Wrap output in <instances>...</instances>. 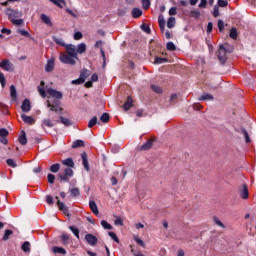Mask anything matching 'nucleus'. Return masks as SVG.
I'll use <instances>...</instances> for the list:
<instances>
[{"label": "nucleus", "instance_id": "9d476101", "mask_svg": "<svg viewBox=\"0 0 256 256\" xmlns=\"http://www.w3.org/2000/svg\"><path fill=\"white\" fill-rule=\"evenodd\" d=\"M81 158H82V165L85 169V171H90V166H89V160L87 159V153L86 152H83L81 154Z\"/></svg>", "mask_w": 256, "mask_h": 256}, {"label": "nucleus", "instance_id": "6e6552de", "mask_svg": "<svg viewBox=\"0 0 256 256\" xmlns=\"http://www.w3.org/2000/svg\"><path fill=\"white\" fill-rule=\"evenodd\" d=\"M55 69V58H50L45 66L46 73H51Z\"/></svg>", "mask_w": 256, "mask_h": 256}, {"label": "nucleus", "instance_id": "864d4df0", "mask_svg": "<svg viewBox=\"0 0 256 256\" xmlns=\"http://www.w3.org/2000/svg\"><path fill=\"white\" fill-rule=\"evenodd\" d=\"M61 239H62L63 245H67L69 241V234H62Z\"/></svg>", "mask_w": 256, "mask_h": 256}, {"label": "nucleus", "instance_id": "2f4dec72", "mask_svg": "<svg viewBox=\"0 0 256 256\" xmlns=\"http://www.w3.org/2000/svg\"><path fill=\"white\" fill-rule=\"evenodd\" d=\"M168 29H173L175 27V17H170L167 21Z\"/></svg>", "mask_w": 256, "mask_h": 256}, {"label": "nucleus", "instance_id": "7c9ffc66", "mask_svg": "<svg viewBox=\"0 0 256 256\" xmlns=\"http://www.w3.org/2000/svg\"><path fill=\"white\" fill-rule=\"evenodd\" d=\"M213 221L216 225H218V227H221L222 229H225V224H223V222H221V220L219 219V217L214 216L213 217Z\"/></svg>", "mask_w": 256, "mask_h": 256}, {"label": "nucleus", "instance_id": "473e14b6", "mask_svg": "<svg viewBox=\"0 0 256 256\" xmlns=\"http://www.w3.org/2000/svg\"><path fill=\"white\" fill-rule=\"evenodd\" d=\"M101 226L103 227V229H106L108 231H111V229H113V226H111V224H109L107 221L102 220L101 221Z\"/></svg>", "mask_w": 256, "mask_h": 256}, {"label": "nucleus", "instance_id": "9b49d317", "mask_svg": "<svg viewBox=\"0 0 256 256\" xmlns=\"http://www.w3.org/2000/svg\"><path fill=\"white\" fill-rule=\"evenodd\" d=\"M21 119L24 121V123H27V125H35V119L31 116H27L26 114H21Z\"/></svg>", "mask_w": 256, "mask_h": 256}, {"label": "nucleus", "instance_id": "dca6fc26", "mask_svg": "<svg viewBox=\"0 0 256 256\" xmlns=\"http://www.w3.org/2000/svg\"><path fill=\"white\" fill-rule=\"evenodd\" d=\"M141 15H143V10H141L139 8L132 9V17L134 19H139V17H141Z\"/></svg>", "mask_w": 256, "mask_h": 256}, {"label": "nucleus", "instance_id": "58836bf2", "mask_svg": "<svg viewBox=\"0 0 256 256\" xmlns=\"http://www.w3.org/2000/svg\"><path fill=\"white\" fill-rule=\"evenodd\" d=\"M100 121L102 123H109V114L103 113L102 116L100 117Z\"/></svg>", "mask_w": 256, "mask_h": 256}, {"label": "nucleus", "instance_id": "4be33fe9", "mask_svg": "<svg viewBox=\"0 0 256 256\" xmlns=\"http://www.w3.org/2000/svg\"><path fill=\"white\" fill-rule=\"evenodd\" d=\"M91 76V71L87 70V69H83L80 73V78L85 82V80L87 79V77Z\"/></svg>", "mask_w": 256, "mask_h": 256}, {"label": "nucleus", "instance_id": "5fc2aeb1", "mask_svg": "<svg viewBox=\"0 0 256 256\" xmlns=\"http://www.w3.org/2000/svg\"><path fill=\"white\" fill-rule=\"evenodd\" d=\"M134 241L140 245V247H145V242H143V240H141L140 238H138L137 236H134Z\"/></svg>", "mask_w": 256, "mask_h": 256}, {"label": "nucleus", "instance_id": "69168bd1", "mask_svg": "<svg viewBox=\"0 0 256 256\" xmlns=\"http://www.w3.org/2000/svg\"><path fill=\"white\" fill-rule=\"evenodd\" d=\"M169 15H177V8L176 7H171L169 10Z\"/></svg>", "mask_w": 256, "mask_h": 256}, {"label": "nucleus", "instance_id": "f03ea898", "mask_svg": "<svg viewBox=\"0 0 256 256\" xmlns=\"http://www.w3.org/2000/svg\"><path fill=\"white\" fill-rule=\"evenodd\" d=\"M62 164L67 168L64 169V172H60L58 174V179L63 181L64 183H69V179L73 177V169L70 167H75V162H73V158H67L62 160Z\"/></svg>", "mask_w": 256, "mask_h": 256}, {"label": "nucleus", "instance_id": "ddd939ff", "mask_svg": "<svg viewBox=\"0 0 256 256\" xmlns=\"http://www.w3.org/2000/svg\"><path fill=\"white\" fill-rule=\"evenodd\" d=\"M41 86L38 87V92L41 95V97H43V99H45L47 97V92H45V82L41 81L40 83Z\"/></svg>", "mask_w": 256, "mask_h": 256}, {"label": "nucleus", "instance_id": "39448f33", "mask_svg": "<svg viewBox=\"0 0 256 256\" xmlns=\"http://www.w3.org/2000/svg\"><path fill=\"white\" fill-rule=\"evenodd\" d=\"M0 67L4 71H15V66L9 60H3L2 62H0Z\"/></svg>", "mask_w": 256, "mask_h": 256}, {"label": "nucleus", "instance_id": "f257e3e1", "mask_svg": "<svg viewBox=\"0 0 256 256\" xmlns=\"http://www.w3.org/2000/svg\"><path fill=\"white\" fill-rule=\"evenodd\" d=\"M87 51V44L80 43L77 46L73 44L66 45V54H60V61L65 65H75L76 61L79 60L77 55H83Z\"/></svg>", "mask_w": 256, "mask_h": 256}, {"label": "nucleus", "instance_id": "603ef678", "mask_svg": "<svg viewBox=\"0 0 256 256\" xmlns=\"http://www.w3.org/2000/svg\"><path fill=\"white\" fill-rule=\"evenodd\" d=\"M175 49H177V47L175 46V44L173 42H168L167 43V50L168 51H175Z\"/></svg>", "mask_w": 256, "mask_h": 256}, {"label": "nucleus", "instance_id": "b1692460", "mask_svg": "<svg viewBox=\"0 0 256 256\" xmlns=\"http://www.w3.org/2000/svg\"><path fill=\"white\" fill-rule=\"evenodd\" d=\"M212 99H213V95L209 93H205L198 98V101H212Z\"/></svg>", "mask_w": 256, "mask_h": 256}, {"label": "nucleus", "instance_id": "20e7f679", "mask_svg": "<svg viewBox=\"0 0 256 256\" xmlns=\"http://www.w3.org/2000/svg\"><path fill=\"white\" fill-rule=\"evenodd\" d=\"M227 48H225V46L220 45L219 47V51H218V59L220 61V63H222V65H225V63H227Z\"/></svg>", "mask_w": 256, "mask_h": 256}, {"label": "nucleus", "instance_id": "49530a36", "mask_svg": "<svg viewBox=\"0 0 256 256\" xmlns=\"http://www.w3.org/2000/svg\"><path fill=\"white\" fill-rule=\"evenodd\" d=\"M141 29H142V31H144V33H147L148 35L151 33V28L147 24H143L141 26Z\"/></svg>", "mask_w": 256, "mask_h": 256}, {"label": "nucleus", "instance_id": "72a5a7b5", "mask_svg": "<svg viewBox=\"0 0 256 256\" xmlns=\"http://www.w3.org/2000/svg\"><path fill=\"white\" fill-rule=\"evenodd\" d=\"M10 95L12 99H17V89L15 88L14 85L10 86Z\"/></svg>", "mask_w": 256, "mask_h": 256}, {"label": "nucleus", "instance_id": "e2e57ef3", "mask_svg": "<svg viewBox=\"0 0 256 256\" xmlns=\"http://www.w3.org/2000/svg\"><path fill=\"white\" fill-rule=\"evenodd\" d=\"M18 33H20V35H22L23 37H31L27 30H19Z\"/></svg>", "mask_w": 256, "mask_h": 256}, {"label": "nucleus", "instance_id": "a211bd4d", "mask_svg": "<svg viewBox=\"0 0 256 256\" xmlns=\"http://www.w3.org/2000/svg\"><path fill=\"white\" fill-rule=\"evenodd\" d=\"M21 249L24 253H31V243L29 241H25L22 244Z\"/></svg>", "mask_w": 256, "mask_h": 256}, {"label": "nucleus", "instance_id": "5701e85b", "mask_svg": "<svg viewBox=\"0 0 256 256\" xmlns=\"http://www.w3.org/2000/svg\"><path fill=\"white\" fill-rule=\"evenodd\" d=\"M240 197H242L243 199H249V190L247 189V185L243 186V189L240 192Z\"/></svg>", "mask_w": 256, "mask_h": 256}, {"label": "nucleus", "instance_id": "bf43d9fd", "mask_svg": "<svg viewBox=\"0 0 256 256\" xmlns=\"http://www.w3.org/2000/svg\"><path fill=\"white\" fill-rule=\"evenodd\" d=\"M74 39H75V41H79L80 39H83V33L75 32L74 33Z\"/></svg>", "mask_w": 256, "mask_h": 256}, {"label": "nucleus", "instance_id": "ea45409f", "mask_svg": "<svg viewBox=\"0 0 256 256\" xmlns=\"http://www.w3.org/2000/svg\"><path fill=\"white\" fill-rule=\"evenodd\" d=\"M6 163L9 167H12L13 169H15V167H17V162H15V160L13 159H7Z\"/></svg>", "mask_w": 256, "mask_h": 256}, {"label": "nucleus", "instance_id": "c85d7f7f", "mask_svg": "<svg viewBox=\"0 0 256 256\" xmlns=\"http://www.w3.org/2000/svg\"><path fill=\"white\" fill-rule=\"evenodd\" d=\"M158 23L161 31H165V25H166L165 18L159 16Z\"/></svg>", "mask_w": 256, "mask_h": 256}, {"label": "nucleus", "instance_id": "338daca9", "mask_svg": "<svg viewBox=\"0 0 256 256\" xmlns=\"http://www.w3.org/2000/svg\"><path fill=\"white\" fill-rule=\"evenodd\" d=\"M46 202L48 205H53V197L50 195L46 196Z\"/></svg>", "mask_w": 256, "mask_h": 256}, {"label": "nucleus", "instance_id": "3c124183", "mask_svg": "<svg viewBox=\"0 0 256 256\" xmlns=\"http://www.w3.org/2000/svg\"><path fill=\"white\" fill-rule=\"evenodd\" d=\"M83 83H85V81L81 78V76L78 79L72 81V85H83Z\"/></svg>", "mask_w": 256, "mask_h": 256}, {"label": "nucleus", "instance_id": "6e6d98bb", "mask_svg": "<svg viewBox=\"0 0 256 256\" xmlns=\"http://www.w3.org/2000/svg\"><path fill=\"white\" fill-rule=\"evenodd\" d=\"M229 2L227 0H218V7H227Z\"/></svg>", "mask_w": 256, "mask_h": 256}, {"label": "nucleus", "instance_id": "cd10ccee", "mask_svg": "<svg viewBox=\"0 0 256 256\" xmlns=\"http://www.w3.org/2000/svg\"><path fill=\"white\" fill-rule=\"evenodd\" d=\"M84 146H85V142L83 140H76L72 144L73 149H77V147H84Z\"/></svg>", "mask_w": 256, "mask_h": 256}, {"label": "nucleus", "instance_id": "aec40b11", "mask_svg": "<svg viewBox=\"0 0 256 256\" xmlns=\"http://www.w3.org/2000/svg\"><path fill=\"white\" fill-rule=\"evenodd\" d=\"M130 107H133V98L128 96L127 101L124 103V111H129Z\"/></svg>", "mask_w": 256, "mask_h": 256}, {"label": "nucleus", "instance_id": "052dcab7", "mask_svg": "<svg viewBox=\"0 0 256 256\" xmlns=\"http://www.w3.org/2000/svg\"><path fill=\"white\" fill-rule=\"evenodd\" d=\"M218 29L220 32L225 29V23L223 22V20L218 21Z\"/></svg>", "mask_w": 256, "mask_h": 256}, {"label": "nucleus", "instance_id": "a878e982", "mask_svg": "<svg viewBox=\"0 0 256 256\" xmlns=\"http://www.w3.org/2000/svg\"><path fill=\"white\" fill-rule=\"evenodd\" d=\"M59 169H61V164L59 163L50 166L51 173H59Z\"/></svg>", "mask_w": 256, "mask_h": 256}, {"label": "nucleus", "instance_id": "393cba45", "mask_svg": "<svg viewBox=\"0 0 256 256\" xmlns=\"http://www.w3.org/2000/svg\"><path fill=\"white\" fill-rule=\"evenodd\" d=\"M153 147V140H148L145 144L142 145L141 149L142 151H148V149H151Z\"/></svg>", "mask_w": 256, "mask_h": 256}, {"label": "nucleus", "instance_id": "412c9836", "mask_svg": "<svg viewBox=\"0 0 256 256\" xmlns=\"http://www.w3.org/2000/svg\"><path fill=\"white\" fill-rule=\"evenodd\" d=\"M41 20L43 21V23H45L49 27H53V23L51 22V18H49V16H47L46 14H41Z\"/></svg>", "mask_w": 256, "mask_h": 256}, {"label": "nucleus", "instance_id": "a19ab883", "mask_svg": "<svg viewBox=\"0 0 256 256\" xmlns=\"http://www.w3.org/2000/svg\"><path fill=\"white\" fill-rule=\"evenodd\" d=\"M154 63L156 65H161L162 63H167V58L156 57L155 60H154Z\"/></svg>", "mask_w": 256, "mask_h": 256}, {"label": "nucleus", "instance_id": "6ab92c4d", "mask_svg": "<svg viewBox=\"0 0 256 256\" xmlns=\"http://www.w3.org/2000/svg\"><path fill=\"white\" fill-rule=\"evenodd\" d=\"M53 253H58L59 255H67V250L63 247H53L52 248Z\"/></svg>", "mask_w": 256, "mask_h": 256}, {"label": "nucleus", "instance_id": "2eb2a0df", "mask_svg": "<svg viewBox=\"0 0 256 256\" xmlns=\"http://www.w3.org/2000/svg\"><path fill=\"white\" fill-rule=\"evenodd\" d=\"M89 207L94 215H99V208H97V203H95V201H90Z\"/></svg>", "mask_w": 256, "mask_h": 256}, {"label": "nucleus", "instance_id": "a18cd8bd", "mask_svg": "<svg viewBox=\"0 0 256 256\" xmlns=\"http://www.w3.org/2000/svg\"><path fill=\"white\" fill-rule=\"evenodd\" d=\"M47 107L50 109V111H55L56 113H57V111L59 109L57 106L51 104L50 101H47Z\"/></svg>", "mask_w": 256, "mask_h": 256}, {"label": "nucleus", "instance_id": "8fccbe9b", "mask_svg": "<svg viewBox=\"0 0 256 256\" xmlns=\"http://www.w3.org/2000/svg\"><path fill=\"white\" fill-rule=\"evenodd\" d=\"M108 235L109 237H111V239H113V241H115V243H119V238L117 237V234H115V232H109Z\"/></svg>", "mask_w": 256, "mask_h": 256}, {"label": "nucleus", "instance_id": "f8f14e48", "mask_svg": "<svg viewBox=\"0 0 256 256\" xmlns=\"http://www.w3.org/2000/svg\"><path fill=\"white\" fill-rule=\"evenodd\" d=\"M57 205H58V208L60 209V211H62L64 213V215H67V217H71V214H69V209L67 208V206H65V204L63 202H60L58 200Z\"/></svg>", "mask_w": 256, "mask_h": 256}, {"label": "nucleus", "instance_id": "7ed1b4c3", "mask_svg": "<svg viewBox=\"0 0 256 256\" xmlns=\"http://www.w3.org/2000/svg\"><path fill=\"white\" fill-rule=\"evenodd\" d=\"M6 15L13 25H16L17 27H19V25H23V19H19V17H21L20 12L7 8Z\"/></svg>", "mask_w": 256, "mask_h": 256}, {"label": "nucleus", "instance_id": "423d86ee", "mask_svg": "<svg viewBox=\"0 0 256 256\" xmlns=\"http://www.w3.org/2000/svg\"><path fill=\"white\" fill-rule=\"evenodd\" d=\"M46 93L48 95H50V97H53L54 99H63V93H61V91H57L53 88L47 89Z\"/></svg>", "mask_w": 256, "mask_h": 256}, {"label": "nucleus", "instance_id": "0eeeda50", "mask_svg": "<svg viewBox=\"0 0 256 256\" xmlns=\"http://www.w3.org/2000/svg\"><path fill=\"white\" fill-rule=\"evenodd\" d=\"M85 240L87 241L88 244L91 245V247H95V245H97V241H98V239L93 234H86Z\"/></svg>", "mask_w": 256, "mask_h": 256}, {"label": "nucleus", "instance_id": "13d9d810", "mask_svg": "<svg viewBox=\"0 0 256 256\" xmlns=\"http://www.w3.org/2000/svg\"><path fill=\"white\" fill-rule=\"evenodd\" d=\"M43 124H44L46 127H53V122H52L51 119H49V118L44 119Z\"/></svg>", "mask_w": 256, "mask_h": 256}, {"label": "nucleus", "instance_id": "f3484780", "mask_svg": "<svg viewBox=\"0 0 256 256\" xmlns=\"http://www.w3.org/2000/svg\"><path fill=\"white\" fill-rule=\"evenodd\" d=\"M49 1L50 3H53L54 5H56V7H59V9H63V7L67 5L65 0H49Z\"/></svg>", "mask_w": 256, "mask_h": 256}, {"label": "nucleus", "instance_id": "de8ad7c7", "mask_svg": "<svg viewBox=\"0 0 256 256\" xmlns=\"http://www.w3.org/2000/svg\"><path fill=\"white\" fill-rule=\"evenodd\" d=\"M242 134L244 135L246 143H251V138H249V133L247 132V130L243 129Z\"/></svg>", "mask_w": 256, "mask_h": 256}, {"label": "nucleus", "instance_id": "f704fd0d", "mask_svg": "<svg viewBox=\"0 0 256 256\" xmlns=\"http://www.w3.org/2000/svg\"><path fill=\"white\" fill-rule=\"evenodd\" d=\"M151 7V0H142V9L147 11Z\"/></svg>", "mask_w": 256, "mask_h": 256}, {"label": "nucleus", "instance_id": "e433bc0d", "mask_svg": "<svg viewBox=\"0 0 256 256\" xmlns=\"http://www.w3.org/2000/svg\"><path fill=\"white\" fill-rule=\"evenodd\" d=\"M70 193L72 197H79V195H81V191L79 190V188L71 189Z\"/></svg>", "mask_w": 256, "mask_h": 256}, {"label": "nucleus", "instance_id": "4c0bfd02", "mask_svg": "<svg viewBox=\"0 0 256 256\" xmlns=\"http://www.w3.org/2000/svg\"><path fill=\"white\" fill-rule=\"evenodd\" d=\"M60 121L66 127H69V125H71V120H69V118H64L63 116H61Z\"/></svg>", "mask_w": 256, "mask_h": 256}, {"label": "nucleus", "instance_id": "09e8293b", "mask_svg": "<svg viewBox=\"0 0 256 256\" xmlns=\"http://www.w3.org/2000/svg\"><path fill=\"white\" fill-rule=\"evenodd\" d=\"M151 89L154 91V93H163V90L158 85H152Z\"/></svg>", "mask_w": 256, "mask_h": 256}, {"label": "nucleus", "instance_id": "680f3d73", "mask_svg": "<svg viewBox=\"0 0 256 256\" xmlns=\"http://www.w3.org/2000/svg\"><path fill=\"white\" fill-rule=\"evenodd\" d=\"M200 9H205L207 7V0H201L200 4L198 5Z\"/></svg>", "mask_w": 256, "mask_h": 256}, {"label": "nucleus", "instance_id": "37998d69", "mask_svg": "<svg viewBox=\"0 0 256 256\" xmlns=\"http://www.w3.org/2000/svg\"><path fill=\"white\" fill-rule=\"evenodd\" d=\"M70 231L79 239V228H75L74 226H69Z\"/></svg>", "mask_w": 256, "mask_h": 256}, {"label": "nucleus", "instance_id": "774afa93", "mask_svg": "<svg viewBox=\"0 0 256 256\" xmlns=\"http://www.w3.org/2000/svg\"><path fill=\"white\" fill-rule=\"evenodd\" d=\"M213 15H214V17H219V7L218 6L214 7Z\"/></svg>", "mask_w": 256, "mask_h": 256}, {"label": "nucleus", "instance_id": "bb28decb", "mask_svg": "<svg viewBox=\"0 0 256 256\" xmlns=\"http://www.w3.org/2000/svg\"><path fill=\"white\" fill-rule=\"evenodd\" d=\"M95 125H99V122L97 121V116H94L89 122H88V128L92 129V127H95Z\"/></svg>", "mask_w": 256, "mask_h": 256}, {"label": "nucleus", "instance_id": "0e129e2a", "mask_svg": "<svg viewBox=\"0 0 256 256\" xmlns=\"http://www.w3.org/2000/svg\"><path fill=\"white\" fill-rule=\"evenodd\" d=\"M0 83L2 87H5V75L3 73H0Z\"/></svg>", "mask_w": 256, "mask_h": 256}, {"label": "nucleus", "instance_id": "c756f323", "mask_svg": "<svg viewBox=\"0 0 256 256\" xmlns=\"http://www.w3.org/2000/svg\"><path fill=\"white\" fill-rule=\"evenodd\" d=\"M53 39L57 45H60V47H65L67 49V45H65V42L62 38L53 37Z\"/></svg>", "mask_w": 256, "mask_h": 256}, {"label": "nucleus", "instance_id": "79ce46f5", "mask_svg": "<svg viewBox=\"0 0 256 256\" xmlns=\"http://www.w3.org/2000/svg\"><path fill=\"white\" fill-rule=\"evenodd\" d=\"M238 36H239V34L237 33V29L236 28H232L230 30V37H231V39H237Z\"/></svg>", "mask_w": 256, "mask_h": 256}, {"label": "nucleus", "instance_id": "1a4fd4ad", "mask_svg": "<svg viewBox=\"0 0 256 256\" xmlns=\"http://www.w3.org/2000/svg\"><path fill=\"white\" fill-rule=\"evenodd\" d=\"M21 110L23 113H29L31 111V101H29V99H25L22 102Z\"/></svg>", "mask_w": 256, "mask_h": 256}, {"label": "nucleus", "instance_id": "c03bdc74", "mask_svg": "<svg viewBox=\"0 0 256 256\" xmlns=\"http://www.w3.org/2000/svg\"><path fill=\"white\" fill-rule=\"evenodd\" d=\"M8 135H9V131L7 129H5V128L0 129V137L1 138L8 137Z\"/></svg>", "mask_w": 256, "mask_h": 256}, {"label": "nucleus", "instance_id": "4d7b16f0", "mask_svg": "<svg viewBox=\"0 0 256 256\" xmlns=\"http://www.w3.org/2000/svg\"><path fill=\"white\" fill-rule=\"evenodd\" d=\"M47 179H48V183H50L51 185L55 183V175L48 174Z\"/></svg>", "mask_w": 256, "mask_h": 256}, {"label": "nucleus", "instance_id": "c9c22d12", "mask_svg": "<svg viewBox=\"0 0 256 256\" xmlns=\"http://www.w3.org/2000/svg\"><path fill=\"white\" fill-rule=\"evenodd\" d=\"M11 235H13V230H5L3 241H9V237H11Z\"/></svg>", "mask_w": 256, "mask_h": 256}, {"label": "nucleus", "instance_id": "4468645a", "mask_svg": "<svg viewBox=\"0 0 256 256\" xmlns=\"http://www.w3.org/2000/svg\"><path fill=\"white\" fill-rule=\"evenodd\" d=\"M18 141L20 145H25L27 143V134L25 133V131H21Z\"/></svg>", "mask_w": 256, "mask_h": 256}]
</instances>
